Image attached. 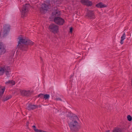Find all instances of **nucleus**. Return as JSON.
Returning <instances> with one entry per match:
<instances>
[{"instance_id": "nucleus-14", "label": "nucleus", "mask_w": 132, "mask_h": 132, "mask_svg": "<svg viewBox=\"0 0 132 132\" xmlns=\"http://www.w3.org/2000/svg\"><path fill=\"white\" fill-rule=\"evenodd\" d=\"M38 97H40L41 98L43 97L45 100L48 99L50 97V95L48 94L44 95L42 94H40L38 96Z\"/></svg>"}, {"instance_id": "nucleus-4", "label": "nucleus", "mask_w": 132, "mask_h": 132, "mask_svg": "<svg viewBox=\"0 0 132 132\" xmlns=\"http://www.w3.org/2000/svg\"><path fill=\"white\" fill-rule=\"evenodd\" d=\"M30 6L28 4L24 5L21 11V16L24 18L27 16L28 13Z\"/></svg>"}, {"instance_id": "nucleus-20", "label": "nucleus", "mask_w": 132, "mask_h": 132, "mask_svg": "<svg viewBox=\"0 0 132 132\" xmlns=\"http://www.w3.org/2000/svg\"><path fill=\"white\" fill-rule=\"evenodd\" d=\"M85 4H86L85 5L88 6H91L92 4V3L91 1L87 0Z\"/></svg>"}, {"instance_id": "nucleus-17", "label": "nucleus", "mask_w": 132, "mask_h": 132, "mask_svg": "<svg viewBox=\"0 0 132 132\" xmlns=\"http://www.w3.org/2000/svg\"><path fill=\"white\" fill-rule=\"evenodd\" d=\"M15 83L14 81L13 80H10L5 82V84L7 85H13L15 84Z\"/></svg>"}, {"instance_id": "nucleus-3", "label": "nucleus", "mask_w": 132, "mask_h": 132, "mask_svg": "<svg viewBox=\"0 0 132 132\" xmlns=\"http://www.w3.org/2000/svg\"><path fill=\"white\" fill-rule=\"evenodd\" d=\"M10 30L9 26L8 24H5L0 31V36L1 38H4L6 36Z\"/></svg>"}, {"instance_id": "nucleus-6", "label": "nucleus", "mask_w": 132, "mask_h": 132, "mask_svg": "<svg viewBox=\"0 0 132 132\" xmlns=\"http://www.w3.org/2000/svg\"><path fill=\"white\" fill-rule=\"evenodd\" d=\"M10 71L8 68L5 67L0 66V76L3 75L5 72L6 75L8 76L10 75Z\"/></svg>"}, {"instance_id": "nucleus-22", "label": "nucleus", "mask_w": 132, "mask_h": 132, "mask_svg": "<svg viewBox=\"0 0 132 132\" xmlns=\"http://www.w3.org/2000/svg\"><path fill=\"white\" fill-rule=\"evenodd\" d=\"M87 0H81L80 1L81 3L84 5H85L86 3Z\"/></svg>"}, {"instance_id": "nucleus-29", "label": "nucleus", "mask_w": 132, "mask_h": 132, "mask_svg": "<svg viewBox=\"0 0 132 132\" xmlns=\"http://www.w3.org/2000/svg\"><path fill=\"white\" fill-rule=\"evenodd\" d=\"M21 0H20V2H21Z\"/></svg>"}, {"instance_id": "nucleus-18", "label": "nucleus", "mask_w": 132, "mask_h": 132, "mask_svg": "<svg viewBox=\"0 0 132 132\" xmlns=\"http://www.w3.org/2000/svg\"><path fill=\"white\" fill-rule=\"evenodd\" d=\"M126 37V35L125 33H124L122 36L121 37V40L120 41V43L121 44H122L123 43V40L125 39Z\"/></svg>"}, {"instance_id": "nucleus-27", "label": "nucleus", "mask_w": 132, "mask_h": 132, "mask_svg": "<svg viewBox=\"0 0 132 132\" xmlns=\"http://www.w3.org/2000/svg\"><path fill=\"white\" fill-rule=\"evenodd\" d=\"M131 85L132 86V79H131Z\"/></svg>"}, {"instance_id": "nucleus-15", "label": "nucleus", "mask_w": 132, "mask_h": 132, "mask_svg": "<svg viewBox=\"0 0 132 132\" xmlns=\"http://www.w3.org/2000/svg\"><path fill=\"white\" fill-rule=\"evenodd\" d=\"M38 106L35 105H29L28 108V110H34L38 108Z\"/></svg>"}, {"instance_id": "nucleus-23", "label": "nucleus", "mask_w": 132, "mask_h": 132, "mask_svg": "<svg viewBox=\"0 0 132 132\" xmlns=\"http://www.w3.org/2000/svg\"><path fill=\"white\" fill-rule=\"evenodd\" d=\"M72 30H73V28H72V27H71L70 28V32L71 33H72Z\"/></svg>"}, {"instance_id": "nucleus-8", "label": "nucleus", "mask_w": 132, "mask_h": 132, "mask_svg": "<svg viewBox=\"0 0 132 132\" xmlns=\"http://www.w3.org/2000/svg\"><path fill=\"white\" fill-rule=\"evenodd\" d=\"M18 91L21 95L23 96H28L30 94V91L29 90H25L19 89Z\"/></svg>"}, {"instance_id": "nucleus-16", "label": "nucleus", "mask_w": 132, "mask_h": 132, "mask_svg": "<svg viewBox=\"0 0 132 132\" xmlns=\"http://www.w3.org/2000/svg\"><path fill=\"white\" fill-rule=\"evenodd\" d=\"M106 5L102 3H100L96 5V6L99 8H103L106 7Z\"/></svg>"}, {"instance_id": "nucleus-11", "label": "nucleus", "mask_w": 132, "mask_h": 132, "mask_svg": "<svg viewBox=\"0 0 132 132\" xmlns=\"http://www.w3.org/2000/svg\"><path fill=\"white\" fill-rule=\"evenodd\" d=\"M49 5V4L47 3L43 4L42 6V10L44 11V12L46 11L48 8Z\"/></svg>"}, {"instance_id": "nucleus-13", "label": "nucleus", "mask_w": 132, "mask_h": 132, "mask_svg": "<svg viewBox=\"0 0 132 132\" xmlns=\"http://www.w3.org/2000/svg\"><path fill=\"white\" fill-rule=\"evenodd\" d=\"M12 97V96L10 95H5L2 100L3 101H5L10 99Z\"/></svg>"}, {"instance_id": "nucleus-7", "label": "nucleus", "mask_w": 132, "mask_h": 132, "mask_svg": "<svg viewBox=\"0 0 132 132\" xmlns=\"http://www.w3.org/2000/svg\"><path fill=\"white\" fill-rule=\"evenodd\" d=\"M54 21L56 23L60 25H62L64 22V19L59 17L55 18Z\"/></svg>"}, {"instance_id": "nucleus-12", "label": "nucleus", "mask_w": 132, "mask_h": 132, "mask_svg": "<svg viewBox=\"0 0 132 132\" xmlns=\"http://www.w3.org/2000/svg\"><path fill=\"white\" fill-rule=\"evenodd\" d=\"M5 89V88L4 87L0 86V100H1L2 98Z\"/></svg>"}, {"instance_id": "nucleus-2", "label": "nucleus", "mask_w": 132, "mask_h": 132, "mask_svg": "<svg viewBox=\"0 0 132 132\" xmlns=\"http://www.w3.org/2000/svg\"><path fill=\"white\" fill-rule=\"evenodd\" d=\"M79 120L78 118L76 116L70 118L69 124L71 129H76L79 126Z\"/></svg>"}, {"instance_id": "nucleus-28", "label": "nucleus", "mask_w": 132, "mask_h": 132, "mask_svg": "<svg viewBox=\"0 0 132 132\" xmlns=\"http://www.w3.org/2000/svg\"><path fill=\"white\" fill-rule=\"evenodd\" d=\"M39 106V107H41V106L40 105Z\"/></svg>"}, {"instance_id": "nucleus-25", "label": "nucleus", "mask_w": 132, "mask_h": 132, "mask_svg": "<svg viewBox=\"0 0 132 132\" xmlns=\"http://www.w3.org/2000/svg\"><path fill=\"white\" fill-rule=\"evenodd\" d=\"M29 123V122H27L26 123V125L28 127V125Z\"/></svg>"}, {"instance_id": "nucleus-5", "label": "nucleus", "mask_w": 132, "mask_h": 132, "mask_svg": "<svg viewBox=\"0 0 132 132\" xmlns=\"http://www.w3.org/2000/svg\"><path fill=\"white\" fill-rule=\"evenodd\" d=\"M49 29L54 34H57L59 32V27L57 25L52 24L49 26Z\"/></svg>"}, {"instance_id": "nucleus-10", "label": "nucleus", "mask_w": 132, "mask_h": 132, "mask_svg": "<svg viewBox=\"0 0 132 132\" xmlns=\"http://www.w3.org/2000/svg\"><path fill=\"white\" fill-rule=\"evenodd\" d=\"M86 16L90 19H94L95 18V16L93 12L89 11H87Z\"/></svg>"}, {"instance_id": "nucleus-19", "label": "nucleus", "mask_w": 132, "mask_h": 132, "mask_svg": "<svg viewBox=\"0 0 132 132\" xmlns=\"http://www.w3.org/2000/svg\"><path fill=\"white\" fill-rule=\"evenodd\" d=\"M113 132H122V130L119 128H116L113 130Z\"/></svg>"}, {"instance_id": "nucleus-21", "label": "nucleus", "mask_w": 132, "mask_h": 132, "mask_svg": "<svg viewBox=\"0 0 132 132\" xmlns=\"http://www.w3.org/2000/svg\"><path fill=\"white\" fill-rule=\"evenodd\" d=\"M128 120L129 121H131L132 120V117L130 115H128L127 117Z\"/></svg>"}, {"instance_id": "nucleus-24", "label": "nucleus", "mask_w": 132, "mask_h": 132, "mask_svg": "<svg viewBox=\"0 0 132 132\" xmlns=\"http://www.w3.org/2000/svg\"><path fill=\"white\" fill-rule=\"evenodd\" d=\"M56 100H61L60 98H57L56 99Z\"/></svg>"}, {"instance_id": "nucleus-26", "label": "nucleus", "mask_w": 132, "mask_h": 132, "mask_svg": "<svg viewBox=\"0 0 132 132\" xmlns=\"http://www.w3.org/2000/svg\"><path fill=\"white\" fill-rule=\"evenodd\" d=\"M110 131L109 130H108L106 131L105 132H110Z\"/></svg>"}, {"instance_id": "nucleus-1", "label": "nucleus", "mask_w": 132, "mask_h": 132, "mask_svg": "<svg viewBox=\"0 0 132 132\" xmlns=\"http://www.w3.org/2000/svg\"><path fill=\"white\" fill-rule=\"evenodd\" d=\"M18 39L19 40L17 47L22 50H27L28 48V46H31L34 44V42L23 36H19Z\"/></svg>"}, {"instance_id": "nucleus-9", "label": "nucleus", "mask_w": 132, "mask_h": 132, "mask_svg": "<svg viewBox=\"0 0 132 132\" xmlns=\"http://www.w3.org/2000/svg\"><path fill=\"white\" fill-rule=\"evenodd\" d=\"M5 47L2 43L0 44V55L4 54L6 52Z\"/></svg>"}]
</instances>
